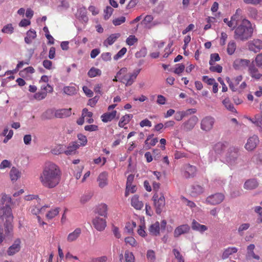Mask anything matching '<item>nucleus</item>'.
Listing matches in <instances>:
<instances>
[{"instance_id": "47", "label": "nucleus", "mask_w": 262, "mask_h": 262, "mask_svg": "<svg viewBox=\"0 0 262 262\" xmlns=\"http://www.w3.org/2000/svg\"><path fill=\"white\" fill-rule=\"evenodd\" d=\"M14 31V28L11 24L5 25L2 29V32L6 34H12Z\"/></svg>"}, {"instance_id": "43", "label": "nucleus", "mask_w": 262, "mask_h": 262, "mask_svg": "<svg viewBox=\"0 0 262 262\" xmlns=\"http://www.w3.org/2000/svg\"><path fill=\"white\" fill-rule=\"evenodd\" d=\"M56 110L48 109L43 114V117L45 119H51L55 117Z\"/></svg>"}, {"instance_id": "57", "label": "nucleus", "mask_w": 262, "mask_h": 262, "mask_svg": "<svg viewBox=\"0 0 262 262\" xmlns=\"http://www.w3.org/2000/svg\"><path fill=\"white\" fill-rule=\"evenodd\" d=\"M254 124L260 127V131L261 132L262 126V114L256 115L254 118Z\"/></svg>"}, {"instance_id": "1", "label": "nucleus", "mask_w": 262, "mask_h": 262, "mask_svg": "<svg viewBox=\"0 0 262 262\" xmlns=\"http://www.w3.org/2000/svg\"><path fill=\"white\" fill-rule=\"evenodd\" d=\"M61 171L58 165L52 162L46 163L39 176L42 185L47 188H53L60 183Z\"/></svg>"}, {"instance_id": "23", "label": "nucleus", "mask_w": 262, "mask_h": 262, "mask_svg": "<svg viewBox=\"0 0 262 262\" xmlns=\"http://www.w3.org/2000/svg\"><path fill=\"white\" fill-rule=\"evenodd\" d=\"M120 36L121 35L119 33L112 34L104 41V46L107 47L113 45Z\"/></svg>"}, {"instance_id": "63", "label": "nucleus", "mask_w": 262, "mask_h": 262, "mask_svg": "<svg viewBox=\"0 0 262 262\" xmlns=\"http://www.w3.org/2000/svg\"><path fill=\"white\" fill-rule=\"evenodd\" d=\"M222 67L219 64H216L215 66L212 65L209 68V70L211 72H217L220 73L222 72Z\"/></svg>"}, {"instance_id": "40", "label": "nucleus", "mask_w": 262, "mask_h": 262, "mask_svg": "<svg viewBox=\"0 0 262 262\" xmlns=\"http://www.w3.org/2000/svg\"><path fill=\"white\" fill-rule=\"evenodd\" d=\"M236 49V45L235 42L234 40H230L227 45V53L230 55L233 54L235 52Z\"/></svg>"}, {"instance_id": "9", "label": "nucleus", "mask_w": 262, "mask_h": 262, "mask_svg": "<svg viewBox=\"0 0 262 262\" xmlns=\"http://www.w3.org/2000/svg\"><path fill=\"white\" fill-rule=\"evenodd\" d=\"M183 169V176L187 179L193 178L196 175L197 169L195 166L187 164L184 165Z\"/></svg>"}, {"instance_id": "50", "label": "nucleus", "mask_w": 262, "mask_h": 262, "mask_svg": "<svg viewBox=\"0 0 262 262\" xmlns=\"http://www.w3.org/2000/svg\"><path fill=\"white\" fill-rule=\"evenodd\" d=\"M114 9L110 6H107L104 10V18L105 20L108 19L112 15Z\"/></svg>"}, {"instance_id": "30", "label": "nucleus", "mask_w": 262, "mask_h": 262, "mask_svg": "<svg viewBox=\"0 0 262 262\" xmlns=\"http://www.w3.org/2000/svg\"><path fill=\"white\" fill-rule=\"evenodd\" d=\"M81 233L80 228H76L73 232L69 234L67 237V241L69 242H72L76 240L80 236Z\"/></svg>"}, {"instance_id": "33", "label": "nucleus", "mask_w": 262, "mask_h": 262, "mask_svg": "<svg viewBox=\"0 0 262 262\" xmlns=\"http://www.w3.org/2000/svg\"><path fill=\"white\" fill-rule=\"evenodd\" d=\"M12 203V199L9 195L5 193L2 194L0 204L3 205V206H10Z\"/></svg>"}, {"instance_id": "32", "label": "nucleus", "mask_w": 262, "mask_h": 262, "mask_svg": "<svg viewBox=\"0 0 262 262\" xmlns=\"http://www.w3.org/2000/svg\"><path fill=\"white\" fill-rule=\"evenodd\" d=\"M237 249L235 247H230L224 250L222 254V258L223 259H227L229 256L233 253L237 252Z\"/></svg>"}, {"instance_id": "56", "label": "nucleus", "mask_w": 262, "mask_h": 262, "mask_svg": "<svg viewBox=\"0 0 262 262\" xmlns=\"http://www.w3.org/2000/svg\"><path fill=\"white\" fill-rule=\"evenodd\" d=\"M248 15L253 18H256L257 15V10L253 7H249L248 8Z\"/></svg>"}, {"instance_id": "37", "label": "nucleus", "mask_w": 262, "mask_h": 262, "mask_svg": "<svg viewBox=\"0 0 262 262\" xmlns=\"http://www.w3.org/2000/svg\"><path fill=\"white\" fill-rule=\"evenodd\" d=\"M13 221H5L4 223L5 235H11L13 231Z\"/></svg>"}, {"instance_id": "48", "label": "nucleus", "mask_w": 262, "mask_h": 262, "mask_svg": "<svg viewBox=\"0 0 262 262\" xmlns=\"http://www.w3.org/2000/svg\"><path fill=\"white\" fill-rule=\"evenodd\" d=\"M49 206L48 205H45L41 208H39L38 207H35L31 210V212L34 214H38L39 213H43L47 208H49Z\"/></svg>"}, {"instance_id": "31", "label": "nucleus", "mask_w": 262, "mask_h": 262, "mask_svg": "<svg viewBox=\"0 0 262 262\" xmlns=\"http://www.w3.org/2000/svg\"><path fill=\"white\" fill-rule=\"evenodd\" d=\"M86 10L85 8H80L78 10L76 14L77 17L84 21L87 23L89 20V18L86 15Z\"/></svg>"}, {"instance_id": "26", "label": "nucleus", "mask_w": 262, "mask_h": 262, "mask_svg": "<svg viewBox=\"0 0 262 262\" xmlns=\"http://www.w3.org/2000/svg\"><path fill=\"white\" fill-rule=\"evenodd\" d=\"M26 37H25V41L27 44H30L33 40L36 38L37 35L36 31L33 29H30L27 32Z\"/></svg>"}, {"instance_id": "41", "label": "nucleus", "mask_w": 262, "mask_h": 262, "mask_svg": "<svg viewBox=\"0 0 262 262\" xmlns=\"http://www.w3.org/2000/svg\"><path fill=\"white\" fill-rule=\"evenodd\" d=\"M60 208H55L54 209H51L50 211H49L47 213L46 216L48 220H51L58 214Z\"/></svg>"}, {"instance_id": "59", "label": "nucleus", "mask_w": 262, "mask_h": 262, "mask_svg": "<svg viewBox=\"0 0 262 262\" xmlns=\"http://www.w3.org/2000/svg\"><path fill=\"white\" fill-rule=\"evenodd\" d=\"M127 49L126 48H122L116 55L114 56V59L117 60L119 58H121L126 53Z\"/></svg>"}, {"instance_id": "52", "label": "nucleus", "mask_w": 262, "mask_h": 262, "mask_svg": "<svg viewBox=\"0 0 262 262\" xmlns=\"http://www.w3.org/2000/svg\"><path fill=\"white\" fill-rule=\"evenodd\" d=\"M220 57L218 53H213L210 55V59L209 60V64L212 66L214 64V62L220 60Z\"/></svg>"}, {"instance_id": "24", "label": "nucleus", "mask_w": 262, "mask_h": 262, "mask_svg": "<svg viewBox=\"0 0 262 262\" xmlns=\"http://www.w3.org/2000/svg\"><path fill=\"white\" fill-rule=\"evenodd\" d=\"M258 186V183L256 179H251L247 180L244 185L245 189L252 190L257 188Z\"/></svg>"}, {"instance_id": "46", "label": "nucleus", "mask_w": 262, "mask_h": 262, "mask_svg": "<svg viewBox=\"0 0 262 262\" xmlns=\"http://www.w3.org/2000/svg\"><path fill=\"white\" fill-rule=\"evenodd\" d=\"M124 257L126 262H135V256L132 252L126 250L125 252Z\"/></svg>"}, {"instance_id": "54", "label": "nucleus", "mask_w": 262, "mask_h": 262, "mask_svg": "<svg viewBox=\"0 0 262 262\" xmlns=\"http://www.w3.org/2000/svg\"><path fill=\"white\" fill-rule=\"evenodd\" d=\"M126 18L124 16H121L120 17L115 18L113 20V24L115 26L120 25L125 23Z\"/></svg>"}, {"instance_id": "21", "label": "nucleus", "mask_w": 262, "mask_h": 262, "mask_svg": "<svg viewBox=\"0 0 262 262\" xmlns=\"http://www.w3.org/2000/svg\"><path fill=\"white\" fill-rule=\"evenodd\" d=\"M131 205L136 210H141L143 207L144 204L139 200L138 195H134L131 199Z\"/></svg>"}, {"instance_id": "25", "label": "nucleus", "mask_w": 262, "mask_h": 262, "mask_svg": "<svg viewBox=\"0 0 262 262\" xmlns=\"http://www.w3.org/2000/svg\"><path fill=\"white\" fill-rule=\"evenodd\" d=\"M248 71L250 75L255 79H259L262 76L258 69L253 64L249 66Z\"/></svg>"}, {"instance_id": "13", "label": "nucleus", "mask_w": 262, "mask_h": 262, "mask_svg": "<svg viewBox=\"0 0 262 262\" xmlns=\"http://www.w3.org/2000/svg\"><path fill=\"white\" fill-rule=\"evenodd\" d=\"M92 223L94 227L99 231H103L106 226V220L99 217H95Z\"/></svg>"}, {"instance_id": "8", "label": "nucleus", "mask_w": 262, "mask_h": 262, "mask_svg": "<svg viewBox=\"0 0 262 262\" xmlns=\"http://www.w3.org/2000/svg\"><path fill=\"white\" fill-rule=\"evenodd\" d=\"M215 119L211 116H206L202 119L201 122V128L206 132L210 131L213 126Z\"/></svg>"}, {"instance_id": "36", "label": "nucleus", "mask_w": 262, "mask_h": 262, "mask_svg": "<svg viewBox=\"0 0 262 262\" xmlns=\"http://www.w3.org/2000/svg\"><path fill=\"white\" fill-rule=\"evenodd\" d=\"M21 173L16 168L13 167L10 171V177L12 181H16L20 177Z\"/></svg>"}, {"instance_id": "14", "label": "nucleus", "mask_w": 262, "mask_h": 262, "mask_svg": "<svg viewBox=\"0 0 262 262\" xmlns=\"http://www.w3.org/2000/svg\"><path fill=\"white\" fill-rule=\"evenodd\" d=\"M243 77L241 75H239L231 79L229 77H227L226 80L230 89L233 92L237 90V86L239 84V82L242 81Z\"/></svg>"}, {"instance_id": "35", "label": "nucleus", "mask_w": 262, "mask_h": 262, "mask_svg": "<svg viewBox=\"0 0 262 262\" xmlns=\"http://www.w3.org/2000/svg\"><path fill=\"white\" fill-rule=\"evenodd\" d=\"M255 249V245L254 244H250L247 247V257L256 259L257 260L259 259V256L256 255L254 252V249Z\"/></svg>"}, {"instance_id": "5", "label": "nucleus", "mask_w": 262, "mask_h": 262, "mask_svg": "<svg viewBox=\"0 0 262 262\" xmlns=\"http://www.w3.org/2000/svg\"><path fill=\"white\" fill-rule=\"evenodd\" d=\"M140 70L135 71L133 73H129L124 75L121 78L120 81L124 83L126 86H130L135 82L137 76L139 74Z\"/></svg>"}, {"instance_id": "44", "label": "nucleus", "mask_w": 262, "mask_h": 262, "mask_svg": "<svg viewBox=\"0 0 262 262\" xmlns=\"http://www.w3.org/2000/svg\"><path fill=\"white\" fill-rule=\"evenodd\" d=\"M172 253L176 259H177L178 262H185V260L183 255L177 249H173Z\"/></svg>"}, {"instance_id": "17", "label": "nucleus", "mask_w": 262, "mask_h": 262, "mask_svg": "<svg viewBox=\"0 0 262 262\" xmlns=\"http://www.w3.org/2000/svg\"><path fill=\"white\" fill-rule=\"evenodd\" d=\"M190 227L187 224L179 226L174 229L173 236L174 237H178L182 234L188 233Z\"/></svg>"}, {"instance_id": "4", "label": "nucleus", "mask_w": 262, "mask_h": 262, "mask_svg": "<svg viewBox=\"0 0 262 262\" xmlns=\"http://www.w3.org/2000/svg\"><path fill=\"white\" fill-rule=\"evenodd\" d=\"M239 148L236 147H231L229 148L226 155V161L231 165L237 163L239 157Z\"/></svg>"}, {"instance_id": "49", "label": "nucleus", "mask_w": 262, "mask_h": 262, "mask_svg": "<svg viewBox=\"0 0 262 262\" xmlns=\"http://www.w3.org/2000/svg\"><path fill=\"white\" fill-rule=\"evenodd\" d=\"M136 191V187L135 185H126V189L125 192V196H127L129 193H134Z\"/></svg>"}, {"instance_id": "3", "label": "nucleus", "mask_w": 262, "mask_h": 262, "mask_svg": "<svg viewBox=\"0 0 262 262\" xmlns=\"http://www.w3.org/2000/svg\"><path fill=\"white\" fill-rule=\"evenodd\" d=\"M152 200L154 202L156 212L158 214H160L165 205L164 194L162 192L160 193L157 192H155L152 197Z\"/></svg>"}, {"instance_id": "39", "label": "nucleus", "mask_w": 262, "mask_h": 262, "mask_svg": "<svg viewBox=\"0 0 262 262\" xmlns=\"http://www.w3.org/2000/svg\"><path fill=\"white\" fill-rule=\"evenodd\" d=\"M204 191V188L200 185H195L191 187V193L193 196L202 194Z\"/></svg>"}, {"instance_id": "58", "label": "nucleus", "mask_w": 262, "mask_h": 262, "mask_svg": "<svg viewBox=\"0 0 262 262\" xmlns=\"http://www.w3.org/2000/svg\"><path fill=\"white\" fill-rule=\"evenodd\" d=\"M237 19H236V16H232L231 17L230 20H229L227 26L231 28V30H233L234 29H235V26L237 25Z\"/></svg>"}, {"instance_id": "60", "label": "nucleus", "mask_w": 262, "mask_h": 262, "mask_svg": "<svg viewBox=\"0 0 262 262\" xmlns=\"http://www.w3.org/2000/svg\"><path fill=\"white\" fill-rule=\"evenodd\" d=\"M47 95V92H38L34 95V98L37 100H40L45 98Z\"/></svg>"}, {"instance_id": "29", "label": "nucleus", "mask_w": 262, "mask_h": 262, "mask_svg": "<svg viewBox=\"0 0 262 262\" xmlns=\"http://www.w3.org/2000/svg\"><path fill=\"white\" fill-rule=\"evenodd\" d=\"M80 145L76 142H73L70 143L67 149L64 151L66 155H71L75 153V151L79 147Z\"/></svg>"}, {"instance_id": "22", "label": "nucleus", "mask_w": 262, "mask_h": 262, "mask_svg": "<svg viewBox=\"0 0 262 262\" xmlns=\"http://www.w3.org/2000/svg\"><path fill=\"white\" fill-rule=\"evenodd\" d=\"M117 115L116 111H113L111 112H107L102 114L101 116L103 122L106 123L112 121L116 117Z\"/></svg>"}, {"instance_id": "28", "label": "nucleus", "mask_w": 262, "mask_h": 262, "mask_svg": "<svg viewBox=\"0 0 262 262\" xmlns=\"http://www.w3.org/2000/svg\"><path fill=\"white\" fill-rule=\"evenodd\" d=\"M153 136L154 135H149L145 141V146L146 149H150L151 146H155L158 142L157 138L151 139Z\"/></svg>"}, {"instance_id": "42", "label": "nucleus", "mask_w": 262, "mask_h": 262, "mask_svg": "<svg viewBox=\"0 0 262 262\" xmlns=\"http://www.w3.org/2000/svg\"><path fill=\"white\" fill-rule=\"evenodd\" d=\"M101 75V71L95 67H92L88 71V75L89 77L93 78L97 76H100Z\"/></svg>"}, {"instance_id": "38", "label": "nucleus", "mask_w": 262, "mask_h": 262, "mask_svg": "<svg viewBox=\"0 0 262 262\" xmlns=\"http://www.w3.org/2000/svg\"><path fill=\"white\" fill-rule=\"evenodd\" d=\"M223 104L225 107L229 111L232 113H235L236 110L234 108L233 104L230 102L229 98L227 97L224 99L222 101Z\"/></svg>"}, {"instance_id": "18", "label": "nucleus", "mask_w": 262, "mask_h": 262, "mask_svg": "<svg viewBox=\"0 0 262 262\" xmlns=\"http://www.w3.org/2000/svg\"><path fill=\"white\" fill-rule=\"evenodd\" d=\"M160 223L158 221L151 224L148 227L149 234L152 236H157L160 235Z\"/></svg>"}, {"instance_id": "11", "label": "nucleus", "mask_w": 262, "mask_h": 262, "mask_svg": "<svg viewBox=\"0 0 262 262\" xmlns=\"http://www.w3.org/2000/svg\"><path fill=\"white\" fill-rule=\"evenodd\" d=\"M198 118L196 116H191L187 121L183 123L182 127L186 132L192 130L198 122Z\"/></svg>"}, {"instance_id": "45", "label": "nucleus", "mask_w": 262, "mask_h": 262, "mask_svg": "<svg viewBox=\"0 0 262 262\" xmlns=\"http://www.w3.org/2000/svg\"><path fill=\"white\" fill-rule=\"evenodd\" d=\"M63 92L67 95H73L76 93L77 90L74 86H69L63 88Z\"/></svg>"}, {"instance_id": "10", "label": "nucleus", "mask_w": 262, "mask_h": 262, "mask_svg": "<svg viewBox=\"0 0 262 262\" xmlns=\"http://www.w3.org/2000/svg\"><path fill=\"white\" fill-rule=\"evenodd\" d=\"M21 243L20 239L16 238L15 239L13 244L8 248L7 251L8 255L13 256L18 253L21 249Z\"/></svg>"}, {"instance_id": "64", "label": "nucleus", "mask_w": 262, "mask_h": 262, "mask_svg": "<svg viewBox=\"0 0 262 262\" xmlns=\"http://www.w3.org/2000/svg\"><path fill=\"white\" fill-rule=\"evenodd\" d=\"M107 260V257L106 256H103L99 257L92 258L90 262H106Z\"/></svg>"}, {"instance_id": "61", "label": "nucleus", "mask_w": 262, "mask_h": 262, "mask_svg": "<svg viewBox=\"0 0 262 262\" xmlns=\"http://www.w3.org/2000/svg\"><path fill=\"white\" fill-rule=\"evenodd\" d=\"M176 66L177 67L174 71V73L176 74L180 75L184 71L185 66L183 64H177Z\"/></svg>"}, {"instance_id": "15", "label": "nucleus", "mask_w": 262, "mask_h": 262, "mask_svg": "<svg viewBox=\"0 0 262 262\" xmlns=\"http://www.w3.org/2000/svg\"><path fill=\"white\" fill-rule=\"evenodd\" d=\"M249 49L255 53L258 52L262 49V40L254 39L248 42Z\"/></svg>"}, {"instance_id": "19", "label": "nucleus", "mask_w": 262, "mask_h": 262, "mask_svg": "<svg viewBox=\"0 0 262 262\" xmlns=\"http://www.w3.org/2000/svg\"><path fill=\"white\" fill-rule=\"evenodd\" d=\"M71 110V108L57 110L55 113V118H62L69 117L72 114Z\"/></svg>"}, {"instance_id": "27", "label": "nucleus", "mask_w": 262, "mask_h": 262, "mask_svg": "<svg viewBox=\"0 0 262 262\" xmlns=\"http://www.w3.org/2000/svg\"><path fill=\"white\" fill-rule=\"evenodd\" d=\"M191 228L193 230L199 231L201 233H203L208 229L207 226L200 224L194 220H193L192 222Z\"/></svg>"}, {"instance_id": "51", "label": "nucleus", "mask_w": 262, "mask_h": 262, "mask_svg": "<svg viewBox=\"0 0 262 262\" xmlns=\"http://www.w3.org/2000/svg\"><path fill=\"white\" fill-rule=\"evenodd\" d=\"M138 38L135 35H129L126 40V43L129 46L134 45L137 42Z\"/></svg>"}, {"instance_id": "2", "label": "nucleus", "mask_w": 262, "mask_h": 262, "mask_svg": "<svg viewBox=\"0 0 262 262\" xmlns=\"http://www.w3.org/2000/svg\"><path fill=\"white\" fill-rule=\"evenodd\" d=\"M253 31L251 22L247 19H243L241 24L235 28L234 38L241 41L247 40L252 36Z\"/></svg>"}, {"instance_id": "62", "label": "nucleus", "mask_w": 262, "mask_h": 262, "mask_svg": "<svg viewBox=\"0 0 262 262\" xmlns=\"http://www.w3.org/2000/svg\"><path fill=\"white\" fill-rule=\"evenodd\" d=\"M147 258L154 262L156 259V255L155 252L152 250H149L147 252L146 254Z\"/></svg>"}, {"instance_id": "53", "label": "nucleus", "mask_w": 262, "mask_h": 262, "mask_svg": "<svg viewBox=\"0 0 262 262\" xmlns=\"http://www.w3.org/2000/svg\"><path fill=\"white\" fill-rule=\"evenodd\" d=\"M77 138L80 142V146H83L86 144L88 140L86 137L85 135L80 134L77 135Z\"/></svg>"}, {"instance_id": "12", "label": "nucleus", "mask_w": 262, "mask_h": 262, "mask_svg": "<svg viewBox=\"0 0 262 262\" xmlns=\"http://www.w3.org/2000/svg\"><path fill=\"white\" fill-rule=\"evenodd\" d=\"M258 143L259 139L258 136L253 135L248 139L245 147L248 151H252L256 147Z\"/></svg>"}, {"instance_id": "20", "label": "nucleus", "mask_w": 262, "mask_h": 262, "mask_svg": "<svg viewBox=\"0 0 262 262\" xmlns=\"http://www.w3.org/2000/svg\"><path fill=\"white\" fill-rule=\"evenodd\" d=\"M107 205L104 203H101L97 206L95 212L100 216L107 217Z\"/></svg>"}, {"instance_id": "7", "label": "nucleus", "mask_w": 262, "mask_h": 262, "mask_svg": "<svg viewBox=\"0 0 262 262\" xmlns=\"http://www.w3.org/2000/svg\"><path fill=\"white\" fill-rule=\"evenodd\" d=\"M0 219L5 221H13V215L10 206H3L0 208Z\"/></svg>"}, {"instance_id": "16", "label": "nucleus", "mask_w": 262, "mask_h": 262, "mask_svg": "<svg viewBox=\"0 0 262 262\" xmlns=\"http://www.w3.org/2000/svg\"><path fill=\"white\" fill-rule=\"evenodd\" d=\"M108 177L106 171H103L99 174L97 181L99 187L103 188L108 185Z\"/></svg>"}, {"instance_id": "34", "label": "nucleus", "mask_w": 262, "mask_h": 262, "mask_svg": "<svg viewBox=\"0 0 262 262\" xmlns=\"http://www.w3.org/2000/svg\"><path fill=\"white\" fill-rule=\"evenodd\" d=\"M133 117V115L132 114H126L122 116L119 122V126L120 127H123L125 125L129 122Z\"/></svg>"}, {"instance_id": "55", "label": "nucleus", "mask_w": 262, "mask_h": 262, "mask_svg": "<svg viewBox=\"0 0 262 262\" xmlns=\"http://www.w3.org/2000/svg\"><path fill=\"white\" fill-rule=\"evenodd\" d=\"M124 241L126 244H128L132 247H136L137 245V242L133 237H126Z\"/></svg>"}, {"instance_id": "6", "label": "nucleus", "mask_w": 262, "mask_h": 262, "mask_svg": "<svg viewBox=\"0 0 262 262\" xmlns=\"http://www.w3.org/2000/svg\"><path fill=\"white\" fill-rule=\"evenodd\" d=\"M224 199L225 196L223 193H216L207 197L205 203L211 205H216L221 203Z\"/></svg>"}]
</instances>
